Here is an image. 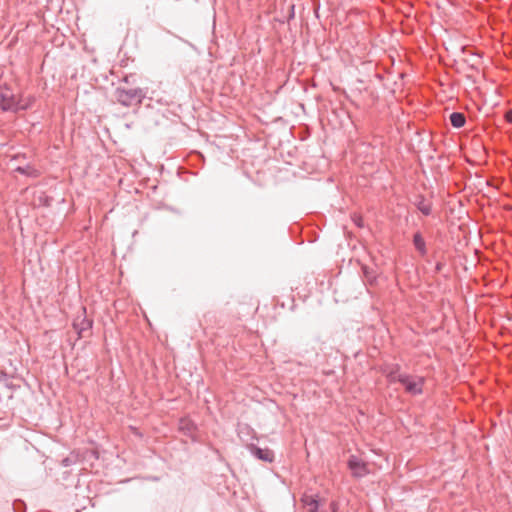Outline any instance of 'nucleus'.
I'll return each instance as SVG.
<instances>
[{"label":"nucleus","instance_id":"obj_1","mask_svg":"<svg viewBox=\"0 0 512 512\" xmlns=\"http://www.w3.org/2000/svg\"><path fill=\"white\" fill-rule=\"evenodd\" d=\"M32 102L31 97H19L11 88L0 86V107L3 111L16 113L20 110H26L31 107Z\"/></svg>","mask_w":512,"mask_h":512},{"label":"nucleus","instance_id":"obj_2","mask_svg":"<svg viewBox=\"0 0 512 512\" xmlns=\"http://www.w3.org/2000/svg\"><path fill=\"white\" fill-rule=\"evenodd\" d=\"M146 96V92L141 88L126 89L118 87L115 90L116 101L125 106L139 105Z\"/></svg>","mask_w":512,"mask_h":512},{"label":"nucleus","instance_id":"obj_3","mask_svg":"<svg viewBox=\"0 0 512 512\" xmlns=\"http://www.w3.org/2000/svg\"><path fill=\"white\" fill-rule=\"evenodd\" d=\"M424 382L425 379L422 376L405 374L400 384L403 385L406 393L415 396L423 393Z\"/></svg>","mask_w":512,"mask_h":512},{"label":"nucleus","instance_id":"obj_4","mask_svg":"<svg viewBox=\"0 0 512 512\" xmlns=\"http://www.w3.org/2000/svg\"><path fill=\"white\" fill-rule=\"evenodd\" d=\"M382 374L387 378L389 383H401L406 373L401 372L399 364H384L381 366Z\"/></svg>","mask_w":512,"mask_h":512},{"label":"nucleus","instance_id":"obj_5","mask_svg":"<svg viewBox=\"0 0 512 512\" xmlns=\"http://www.w3.org/2000/svg\"><path fill=\"white\" fill-rule=\"evenodd\" d=\"M348 466L355 477H363L368 473L366 463L356 456H351L349 458Z\"/></svg>","mask_w":512,"mask_h":512},{"label":"nucleus","instance_id":"obj_6","mask_svg":"<svg viewBox=\"0 0 512 512\" xmlns=\"http://www.w3.org/2000/svg\"><path fill=\"white\" fill-rule=\"evenodd\" d=\"M249 449H250V452L252 453V455H254L256 458H258L260 460H263V461L269 462V463H271L274 460V453L272 450H270L268 448L262 449L255 445H251L249 447Z\"/></svg>","mask_w":512,"mask_h":512},{"label":"nucleus","instance_id":"obj_7","mask_svg":"<svg viewBox=\"0 0 512 512\" xmlns=\"http://www.w3.org/2000/svg\"><path fill=\"white\" fill-rule=\"evenodd\" d=\"M304 506L308 509V512H327L324 510H319V501L314 496L305 495L302 498Z\"/></svg>","mask_w":512,"mask_h":512},{"label":"nucleus","instance_id":"obj_8","mask_svg":"<svg viewBox=\"0 0 512 512\" xmlns=\"http://www.w3.org/2000/svg\"><path fill=\"white\" fill-rule=\"evenodd\" d=\"M74 329L78 332L80 336H83L85 331H88L92 327V321L83 317L82 319H76L73 323Z\"/></svg>","mask_w":512,"mask_h":512},{"label":"nucleus","instance_id":"obj_9","mask_svg":"<svg viewBox=\"0 0 512 512\" xmlns=\"http://www.w3.org/2000/svg\"><path fill=\"white\" fill-rule=\"evenodd\" d=\"M449 118H450L451 125L455 128L463 127L466 122L465 115L460 112H453Z\"/></svg>","mask_w":512,"mask_h":512},{"label":"nucleus","instance_id":"obj_10","mask_svg":"<svg viewBox=\"0 0 512 512\" xmlns=\"http://www.w3.org/2000/svg\"><path fill=\"white\" fill-rule=\"evenodd\" d=\"M416 207L422 214L426 216L431 214V203L422 196L418 198Z\"/></svg>","mask_w":512,"mask_h":512},{"label":"nucleus","instance_id":"obj_11","mask_svg":"<svg viewBox=\"0 0 512 512\" xmlns=\"http://www.w3.org/2000/svg\"><path fill=\"white\" fill-rule=\"evenodd\" d=\"M413 243H414L415 248L421 255L426 254V252H427L426 244H425V241H424L422 235L419 232L414 234Z\"/></svg>","mask_w":512,"mask_h":512},{"label":"nucleus","instance_id":"obj_12","mask_svg":"<svg viewBox=\"0 0 512 512\" xmlns=\"http://www.w3.org/2000/svg\"><path fill=\"white\" fill-rule=\"evenodd\" d=\"M16 171L23 174V175H27L29 177H38L39 176V171L35 168H33L32 166H25V167H17L16 168Z\"/></svg>","mask_w":512,"mask_h":512},{"label":"nucleus","instance_id":"obj_13","mask_svg":"<svg viewBox=\"0 0 512 512\" xmlns=\"http://www.w3.org/2000/svg\"><path fill=\"white\" fill-rule=\"evenodd\" d=\"M363 273H364L366 282L369 285H374L376 282V274L366 266L363 267Z\"/></svg>","mask_w":512,"mask_h":512},{"label":"nucleus","instance_id":"obj_14","mask_svg":"<svg viewBox=\"0 0 512 512\" xmlns=\"http://www.w3.org/2000/svg\"><path fill=\"white\" fill-rule=\"evenodd\" d=\"M194 428V424L188 420L181 421V429H186L189 433H191Z\"/></svg>","mask_w":512,"mask_h":512},{"label":"nucleus","instance_id":"obj_15","mask_svg":"<svg viewBox=\"0 0 512 512\" xmlns=\"http://www.w3.org/2000/svg\"><path fill=\"white\" fill-rule=\"evenodd\" d=\"M13 510L14 512H24L25 511V505L21 501H15L13 503Z\"/></svg>","mask_w":512,"mask_h":512},{"label":"nucleus","instance_id":"obj_16","mask_svg":"<svg viewBox=\"0 0 512 512\" xmlns=\"http://www.w3.org/2000/svg\"><path fill=\"white\" fill-rule=\"evenodd\" d=\"M352 219H353L354 223H355L358 227H363V219H362V217H361V216H359V215H356V214H355V215L352 217Z\"/></svg>","mask_w":512,"mask_h":512},{"label":"nucleus","instance_id":"obj_17","mask_svg":"<svg viewBox=\"0 0 512 512\" xmlns=\"http://www.w3.org/2000/svg\"><path fill=\"white\" fill-rule=\"evenodd\" d=\"M330 510H331L332 512H338V510H339V504H338V502H336V501H332V502L330 503Z\"/></svg>","mask_w":512,"mask_h":512},{"label":"nucleus","instance_id":"obj_18","mask_svg":"<svg viewBox=\"0 0 512 512\" xmlns=\"http://www.w3.org/2000/svg\"><path fill=\"white\" fill-rule=\"evenodd\" d=\"M505 120H506L508 123H512V109H511V110H508V111L505 113Z\"/></svg>","mask_w":512,"mask_h":512},{"label":"nucleus","instance_id":"obj_19","mask_svg":"<svg viewBox=\"0 0 512 512\" xmlns=\"http://www.w3.org/2000/svg\"><path fill=\"white\" fill-rule=\"evenodd\" d=\"M444 264L442 262H438L435 266L437 272H440L443 268Z\"/></svg>","mask_w":512,"mask_h":512},{"label":"nucleus","instance_id":"obj_20","mask_svg":"<svg viewBox=\"0 0 512 512\" xmlns=\"http://www.w3.org/2000/svg\"><path fill=\"white\" fill-rule=\"evenodd\" d=\"M62 463L64 466H68V465H70L71 461L69 458H65V459H63Z\"/></svg>","mask_w":512,"mask_h":512},{"label":"nucleus","instance_id":"obj_21","mask_svg":"<svg viewBox=\"0 0 512 512\" xmlns=\"http://www.w3.org/2000/svg\"><path fill=\"white\" fill-rule=\"evenodd\" d=\"M123 81H124L125 83H127V84H128V83H129V77H128V76H125V77L123 78Z\"/></svg>","mask_w":512,"mask_h":512}]
</instances>
